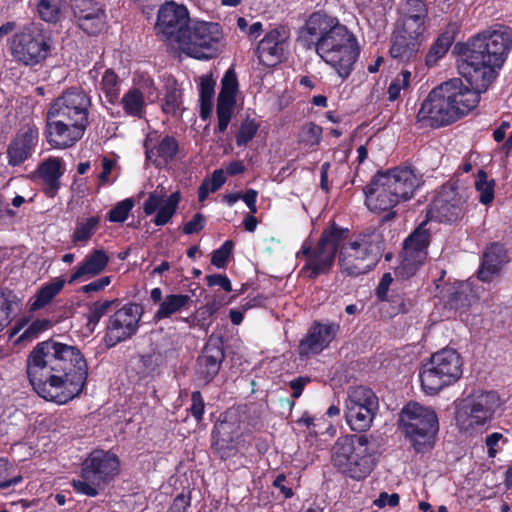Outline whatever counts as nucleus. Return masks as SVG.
<instances>
[{"instance_id": "1", "label": "nucleus", "mask_w": 512, "mask_h": 512, "mask_svg": "<svg viewBox=\"0 0 512 512\" xmlns=\"http://www.w3.org/2000/svg\"><path fill=\"white\" fill-rule=\"evenodd\" d=\"M512 51V28L496 24L458 42V70L468 83L453 78L431 89L416 115L418 123L438 129L456 123L476 108L480 94L497 80L499 70Z\"/></svg>"}, {"instance_id": "2", "label": "nucleus", "mask_w": 512, "mask_h": 512, "mask_svg": "<svg viewBox=\"0 0 512 512\" xmlns=\"http://www.w3.org/2000/svg\"><path fill=\"white\" fill-rule=\"evenodd\" d=\"M350 229L331 221L323 229L313 246L306 238L296 257L303 259L300 275L316 280L320 275H329L337 257L341 275L357 278L371 271L380 261L384 243L373 234H358L350 240Z\"/></svg>"}, {"instance_id": "3", "label": "nucleus", "mask_w": 512, "mask_h": 512, "mask_svg": "<svg viewBox=\"0 0 512 512\" xmlns=\"http://www.w3.org/2000/svg\"><path fill=\"white\" fill-rule=\"evenodd\" d=\"M35 393L59 405L79 397L88 380V363L76 347L53 338L37 342L26 360Z\"/></svg>"}, {"instance_id": "4", "label": "nucleus", "mask_w": 512, "mask_h": 512, "mask_svg": "<svg viewBox=\"0 0 512 512\" xmlns=\"http://www.w3.org/2000/svg\"><path fill=\"white\" fill-rule=\"evenodd\" d=\"M298 43L304 50H314L343 80L352 73L360 55L355 34L324 11L308 17L298 31Z\"/></svg>"}, {"instance_id": "5", "label": "nucleus", "mask_w": 512, "mask_h": 512, "mask_svg": "<svg viewBox=\"0 0 512 512\" xmlns=\"http://www.w3.org/2000/svg\"><path fill=\"white\" fill-rule=\"evenodd\" d=\"M89 95L78 87L66 89L48 106L43 134L54 149L73 147L89 125Z\"/></svg>"}, {"instance_id": "6", "label": "nucleus", "mask_w": 512, "mask_h": 512, "mask_svg": "<svg viewBox=\"0 0 512 512\" xmlns=\"http://www.w3.org/2000/svg\"><path fill=\"white\" fill-rule=\"evenodd\" d=\"M397 428L416 454H426L436 445L439 419L433 407L411 400L399 411Z\"/></svg>"}, {"instance_id": "7", "label": "nucleus", "mask_w": 512, "mask_h": 512, "mask_svg": "<svg viewBox=\"0 0 512 512\" xmlns=\"http://www.w3.org/2000/svg\"><path fill=\"white\" fill-rule=\"evenodd\" d=\"M331 461L343 475L363 481L377 464V453L365 434L340 436L333 444Z\"/></svg>"}, {"instance_id": "8", "label": "nucleus", "mask_w": 512, "mask_h": 512, "mask_svg": "<svg viewBox=\"0 0 512 512\" xmlns=\"http://www.w3.org/2000/svg\"><path fill=\"white\" fill-rule=\"evenodd\" d=\"M121 471L120 458L111 451L95 449L80 465V479L72 480L74 492L89 497L99 495V489L112 483Z\"/></svg>"}, {"instance_id": "9", "label": "nucleus", "mask_w": 512, "mask_h": 512, "mask_svg": "<svg viewBox=\"0 0 512 512\" xmlns=\"http://www.w3.org/2000/svg\"><path fill=\"white\" fill-rule=\"evenodd\" d=\"M463 374V360L457 350L444 348L431 354L419 372L421 386L428 395L454 385Z\"/></svg>"}, {"instance_id": "10", "label": "nucleus", "mask_w": 512, "mask_h": 512, "mask_svg": "<svg viewBox=\"0 0 512 512\" xmlns=\"http://www.w3.org/2000/svg\"><path fill=\"white\" fill-rule=\"evenodd\" d=\"M497 400L495 392L473 393L462 399L455 415L459 430L472 433L489 424L497 411Z\"/></svg>"}, {"instance_id": "11", "label": "nucleus", "mask_w": 512, "mask_h": 512, "mask_svg": "<svg viewBox=\"0 0 512 512\" xmlns=\"http://www.w3.org/2000/svg\"><path fill=\"white\" fill-rule=\"evenodd\" d=\"M52 40L35 25L25 26L14 33L10 41V53L15 61L26 66L43 62L51 53Z\"/></svg>"}, {"instance_id": "12", "label": "nucleus", "mask_w": 512, "mask_h": 512, "mask_svg": "<svg viewBox=\"0 0 512 512\" xmlns=\"http://www.w3.org/2000/svg\"><path fill=\"white\" fill-rule=\"evenodd\" d=\"M378 409L379 400L372 389L358 386L348 391L345 400V419L353 431H367Z\"/></svg>"}, {"instance_id": "13", "label": "nucleus", "mask_w": 512, "mask_h": 512, "mask_svg": "<svg viewBox=\"0 0 512 512\" xmlns=\"http://www.w3.org/2000/svg\"><path fill=\"white\" fill-rule=\"evenodd\" d=\"M142 314V308L135 302L126 303L122 308H118L106 322L104 345L110 349L132 339L140 327Z\"/></svg>"}, {"instance_id": "14", "label": "nucleus", "mask_w": 512, "mask_h": 512, "mask_svg": "<svg viewBox=\"0 0 512 512\" xmlns=\"http://www.w3.org/2000/svg\"><path fill=\"white\" fill-rule=\"evenodd\" d=\"M466 212V199L460 190L449 184L442 185L427 205V221L453 224Z\"/></svg>"}, {"instance_id": "15", "label": "nucleus", "mask_w": 512, "mask_h": 512, "mask_svg": "<svg viewBox=\"0 0 512 512\" xmlns=\"http://www.w3.org/2000/svg\"><path fill=\"white\" fill-rule=\"evenodd\" d=\"M222 39L220 24L213 22H196L186 32V39L181 45L187 54L196 59H211L218 55Z\"/></svg>"}, {"instance_id": "16", "label": "nucleus", "mask_w": 512, "mask_h": 512, "mask_svg": "<svg viewBox=\"0 0 512 512\" xmlns=\"http://www.w3.org/2000/svg\"><path fill=\"white\" fill-rule=\"evenodd\" d=\"M189 23V11L183 4H176L174 1H166L161 5L158 11L155 25L156 34L160 36L163 41L181 45L186 39Z\"/></svg>"}, {"instance_id": "17", "label": "nucleus", "mask_w": 512, "mask_h": 512, "mask_svg": "<svg viewBox=\"0 0 512 512\" xmlns=\"http://www.w3.org/2000/svg\"><path fill=\"white\" fill-rule=\"evenodd\" d=\"M427 220L422 222L403 243L402 260L397 267V274L402 278H410L425 263L431 234L426 229Z\"/></svg>"}, {"instance_id": "18", "label": "nucleus", "mask_w": 512, "mask_h": 512, "mask_svg": "<svg viewBox=\"0 0 512 512\" xmlns=\"http://www.w3.org/2000/svg\"><path fill=\"white\" fill-rule=\"evenodd\" d=\"M385 176L382 172H376L369 183L362 188L365 196V206L375 214H384L382 221L388 222L397 216L394 211L400 202L397 193H394L391 186H387Z\"/></svg>"}, {"instance_id": "19", "label": "nucleus", "mask_w": 512, "mask_h": 512, "mask_svg": "<svg viewBox=\"0 0 512 512\" xmlns=\"http://www.w3.org/2000/svg\"><path fill=\"white\" fill-rule=\"evenodd\" d=\"M340 329L338 322L313 321L298 343V355L301 358H308L321 354L331 346Z\"/></svg>"}, {"instance_id": "20", "label": "nucleus", "mask_w": 512, "mask_h": 512, "mask_svg": "<svg viewBox=\"0 0 512 512\" xmlns=\"http://www.w3.org/2000/svg\"><path fill=\"white\" fill-rule=\"evenodd\" d=\"M145 158L157 168L167 166L176 160L180 147L178 140L170 134H160L158 131L149 132L144 141Z\"/></svg>"}, {"instance_id": "21", "label": "nucleus", "mask_w": 512, "mask_h": 512, "mask_svg": "<svg viewBox=\"0 0 512 512\" xmlns=\"http://www.w3.org/2000/svg\"><path fill=\"white\" fill-rule=\"evenodd\" d=\"M77 26L88 35H98L106 27L107 16L98 0H70Z\"/></svg>"}, {"instance_id": "22", "label": "nucleus", "mask_w": 512, "mask_h": 512, "mask_svg": "<svg viewBox=\"0 0 512 512\" xmlns=\"http://www.w3.org/2000/svg\"><path fill=\"white\" fill-rule=\"evenodd\" d=\"M39 141V129L35 123L23 125L10 140L6 149L8 165L20 166L33 157Z\"/></svg>"}, {"instance_id": "23", "label": "nucleus", "mask_w": 512, "mask_h": 512, "mask_svg": "<svg viewBox=\"0 0 512 512\" xmlns=\"http://www.w3.org/2000/svg\"><path fill=\"white\" fill-rule=\"evenodd\" d=\"M240 433L230 423L226 416L220 414L211 430V451L222 461L235 457L238 453V438Z\"/></svg>"}, {"instance_id": "24", "label": "nucleus", "mask_w": 512, "mask_h": 512, "mask_svg": "<svg viewBox=\"0 0 512 512\" xmlns=\"http://www.w3.org/2000/svg\"><path fill=\"white\" fill-rule=\"evenodd\" d=\"M382 175L400 202L411 199L416 190L424 184L423 175L411 166H396L382 172Z\"/></svg>"}, {"instance_id": "25", "label": "nucleus", "mask_w": 512, "mask_h": 512, "mask_svg": "<svg viewBox=\"0 0 512 512\" xmlns=\"http://www.w3.org/2000/svg\"><path fill=\"white\" fill-rule=\"evenodd\" d=\"M180 201L181 193L179 191L172 192L167 197L165 193L153 191L148 194L147 199L143 203V213L146 216L156 213L152 222L156 226H165L176 214Z\"/></svg>"}, {"instance_id": "26", "label": "nucleus", "mask_w": 512, "mask_h": 512, "mask_svg": "<svg viewBox=\"0 0 512 512\" xmlns=\"http://www.w3.org/2000/svg\"><path fill=\"white\" fill-rule=\"evenodd\" d=\"M240 435L250 434L263 427V412L256 403H244L230 406L223 412Z\"/></svg>"}, {"instance_id": "27", "label": "nucleus", "mask_w": 512, "mask_h": 512, "mask_svg": "<svg viewBox=\"0 0 512 512\" xmlns=\"http://www.w3.org/2000/svg\"><path fill=\"white\" fill-rule=\"evenodd\" d=\"M237 88L238 82L233 70H227L217 98L218 125L216 131L219 133H224L231 122Z\"/></svg>"}, {"instance_id": "28", "label": "nucleus", "mask_w": 512, "mask_h": 512, "mask_svg": "<svg viewBox=\"0 0 512 512\" xmlns=\"http://www.w3.org/2000/svg\"><path fill=\"white\" fill-rule=\"evenodd\" d=\"M225 359V351L221 340L209 339L203 348L201 355L196 359V373L205 384L212 382L218 374L222 362Z\"/></svg>"}, {"instance_id": "29", "label": "nucleus", "mask_w": 512, "mask_h": 512, "mask_svg": "<svg viewBox=\"0 0 512 512\" xmlns=\"http://www.w3.org/2000/svg\"><path fill=\"white\" fill-rule=\"evenodd\" d=\"M64 173L63 160L59 157H49L37 165L34 177L41 182L45 196L54 198L59 193Z\"/></svg>"}, {"instance_id": "30", "label": "nucleus", "mask_w": 512, "mask_h": 512, "mask_svg": "<svg viewBox=\"0 0 512 512\" xmlns=\"http://www.w3.org/2000/svg\"><path fill=\"white\" fill-rule=\"evenodd\" d=\"M507 262L508 255L504 245L498 242L491 243L483 252L477 278L485 283L491 282Z\"/></svg>"}, {"instance_id": "31", "label": "nucleus", "mask_w": 512, "mask_h": 512, "mask_svg": "<svg viewBox=\"0 0 512 512\" xmlns=\"http://www.w3.org/2000/svg\"><path fill=\"white\" fill-rule=\"evenodd\" d=\"M109 263V256L103 249H95L85 256L70 274L68 284L86 281L101 275Z\"/></svg>"}, {"instance_id": "32", "label": "nucleus", "mask_w": 512, "mask_h": 512, "mask_svg": "<svg viewBox=\"0 0 512 512\" xmlns=\"http://www.w3.org/2000/svg\"><path fill=\"white\" fill-rule=\"evenodd\" d=\"M423 42L393 30L391 35L390 56L401 63H414L420 57Z\"/></svg>"}, {"instance_id": "33", "label": "nucleus", "mask_w": 512, "mask_h": 512, "mask_svg": "<svg viewBox=\"0 0 512 512\" xmlns=\"http://www.w3.org/2000/svg\"><path fill=\"white\" fill-rule=\"evenodd\" d=\"M256 55L259 61L267 66H273L281 62L284 55V41L281 39V33L277 28L266 33L264 39L257 46Z\"/></svg>"}, {"instance_id": "34", "label": "nucleus", "mask_w": 512, "mask_h": 512, "mask_svg": "<svg viewBox=\"0 0 512 512\" xmlns=\"http://www.w3.org/2000/svg\"><path fill=\"white\" fill-rule=\"evenodd\" d=\"M458 31L459 29L457 24L449 23L437 35L425 56V63L428 67L435 66L437 62L447 54L455 42Z\"/></svg>"}, {"instance_id": "35", "label": "nucleus", "mask_w": 512, "mask_h": 512, "mask_svg": "<svg viewBox=\"0 0 512 512\" xmlns=\"http://www.w3.org/2000/svg\"><path fill=\"white\" fill-rule=\"evenodd\" d=\"M120 105L126 116L142 119L146 114V102L144 92L138 87H132L120 98Z\"/></svg>"}, {"instance_id": "36", "label": "nucleus", "mask_w": 512, "mask_h": 512, "mask_svg": "<svg viewBox=\"0 0 512 512\" xmlns=\"http://www.w3.org/2000/svg\"><path fill=\"white\" fill-rule=\"evenodd\" d=\"M66 281L63 278H55L51 282L42 285L36 292L30 309L32 312L43 309L49 304L64 288Z\"/></svg>"}, {"instance_id": "37", "label": "nucleus", "mask_w": 512, "mask_h": 512, "mask_svg": "<svg viewBox=\"0 0 512 512\" xmlns=\"http://www.w3.org/2000/svg\"><path fill=\"white\" fill-rule=\"evenodd\" d=\"M428 25L429 20H422L419 17H398L394 30L425 43Z\"/></svg>"}, {"instance_id": "38", "label": "nucleus", "mask_w": 512, "mask_h": 512, "mask_svg": "<svg viewBox=\"0 0 512 512\" xmlns=\"http://www.w3.org/2000/svg\"><path fill=\"white\" fill-rule=\"evenodd\" d=\"M191 301V297L187 294H168L160 303L154 319L160 321L170 318L173 314L185 309Z\"/></svg>"}, {"instance_id": "39", "label": "nucleus", "mask_w": 512, "mask_h": 512, "mask_svg": "<svg viewBox=\"0 0 512 512\" xmlns=\"http://www.w3.org/2000/svg\"><path fill=\"white\" fill-rule=\"evenodd\" d=\"M100 224L101 217L98 215L77 220L75 228L70 235V240L74 245L88 243L99 229Z\"/></svg>"}, {"instance_id": "40", "label": "nucleus", "mask_w": 512, "mask_h": 512, "mask_svg": "<svg viewBox=\"0 0 512 512\" xmlns=\"http://www.w3.org/2000/svg\"><path fill=\"white\" fill-rule=\"evenodd\" d=\"M100 90L103 92L110 105H116L119 101L121 91V80L118 75L107 68L101 77Z\"/></svg>"}, {"instance_id": "41", "label": "nucleus", "mask_w": 512, "mask_h": 512, "mask_svg": "<svg viewBox=\"0 0 512 512\" xmlns=\"http://www.w3.org/2000/svg\"><path fill=\"white\" fill-rule=\"evenodd\" d=\"M2 304H0V332L7 327L16 311H20L22 303L21 299L12 291L2 292Z\"/></svg>"}, {"instance_id": "42", "label": "nucleus", "mask_w": 512, "mask_h": 512, "mask_svg": "<svg viewBox=\"0 0 512 512\" xmlns=\"http://www.w3.org/2000/svg\"><path fill=\"white\" fill-rule=\"evenodd\" d=\"M176 357L177 353L174 348L166 349L164 351L155 349L149 354L141 355L139 362L146 372L153 373L157 371L160 366L164 365L168 359Z\"/></svg>"}, {"instance_id": "43", "label": "nucleus", "mask_w": 512, "mask_h": 512, "mask_svg": "<svg viewBox=\"0 0 512 512\" xmlns=\"http://www.w3.org/2000/svg\"><path fill=\"white\" fill-rule=\"evenodd\" d=\"M119 304V299H105L97 300L89 304L88 313L86 315L87 326L95 329L101 322V318L105 316L111 307H116Z\"/></svg>"}, {"instance_id": "44", "label": "nucleus", "mask_w": 512, "mask_h": 512, "mask_svg": "<svg viewBox=\"0 0 512 512\" xmlns=\"http://www.w3.org/2000/svg\"><path fill=\"white\" fill-rule=\"evenodd\" d=\"M64 0H38L37 12L45 22L57 23L61 19Z\"/></svg>"}, {"instance_id": "45", "label": "nucleus", "mask_w": 512, "mask_h": 512, "mask_svg": "<svg viewBox=\"0 0 512 512\" xmlns=\"http://www.w3.org/2000/svg\"><path fill=\"white\" fill-rule=\"evenodd\" d=\"M475 189L480 193L479 201L483 204H489L495 198V181H488L487 172L482 168L477 171Z\"/></svg>"}, {"instance_id": "46", "label": "nucleus", "mask_w": 512, "mask_h": 512, "mask_svg": "<svg viewBox=\"0 0 512 512\" xmlns=\"http://www.w3.org/2000/svg\"><path fill=\"white\" fill-rule=\"evenodd\" d=\"M134 207L135 199L133 197L125 198L118 201L113 208L107 212L105 218L111 223H124L129 218Z\"/></svg>"}, {"instance_id": "47", "label": "nucleus", "mask_w": 512, "mask_h": 512, "mask_svg": "<svg viewBox=\"0 0 512 512\" xmlns=\"http://www.w3.org/2000/svg\"><path fill=\"white\" fill-rule=\"evenodd\" d=\"M398 17H419L429 21V8L424 0H404Z\"/></svg>"}, {"instance_id": "48", "label": "nucleus", "mask_w": 512, "mask_h": 512, "mask_svg": "<svg viewBox=\"0 0 512 512\" xmlns=\"http://www.w3.org/2000/svg\"><path fill=\"white\" fill-rule=\"evenodd\" d=\"M322 135V127L314 122H309L301 128L299 143L305 147L314 148L321 143Z\"/></svg>"}, {"instance_id": "49", "label": "nucleus", "mask_w": 512, "mask_h": 512, "mask_svg": "<svg viewBox=\"0 0 512 512\" xmlns=\"http://www.w3.org/2000/svg\"><path fill=\"white\" fill-rule=\"evenodd\" d=\"M260 124L254 119H246L241 124L235 135V143L237 147L247 146L256 136Z\"/></svg>"}, {"instance_id": "50", "label": "nucleus", "mask_w": 512, "mask_h": 512, "mask_svg": "<svg viewBox=\"0 0 512 512\" xmlns=\"http://www.w3.org/2000/svg\"><path fill=\"white\" fill-rule=\"evenodd\" d=\"M182 105V92L176 87H168L162 103L164 114L175 116Z\"/></svg>"}, {"instance_id": "51", "label": "nucleus", "mask_w": 512, "mask_h": 512, "mask_svg": "<svg viewBox=\"0 0 512 512\" xmlns=\"http://www.w3.org/2000/svg\"><path fill=\"white\" fill-rule=\"evenodd\" d=\"M14 466L8 459L0 457V489L17 485L22 482L20 474L14 475Z\"/></svg>"}, {"instance_id": "52", "label": "nucleus", "mask_w": 512, "mask_h": 512, "mask_svg": "<svg viewBox=\"0 0 512 512\" xmlns=\"http://www.w3.org/2000/svg\"><path fill=\"white\" fill-rule=\"evenodd\" d=\"M233 248V240H225L221 247L212 252L210 259L211 264L217 268H226L233 255Z\"/></svg>"}, {"instance_id": "53", "label": "nucleus", "mask_w": 512, "mask_h": 512, "mask_svg": "<svg viewBox=\"0 0 512 512\" xmlns=\"http://www.w3.org/2000/svg\"><path fill=\"white\" fill-rule=\"evenodd\" d=\"M410 79L411 72L409 70H401L398 73L388 87L389 101H395L399 98L401 90H406L410 87Z\"/></svg>"}, {"instance_id": "54", "label": "nucleus", "mask_w": 512, "mask_h": 512, "mask_svg": "<svg viewBox=\"0 0 512 512\" xmlns=\"http://www.w3.org/2000/svg\"><path fill=\"white\" fill-rule=\"evenodd\" d=\"M51 321L48 319H36L32 321L26 330L17 338L16 343L33 340L38 335L51 327Z\"/></svg>"}, {"instance_id": "55", "label": "nucleus", "mask_w": 512, "mask_h": 512, "mask_svg": "<svg viewBox=\"0 0 512 512\" xmlns=\"http://www.w3.org/2000/svg\"><path fill=\"white\" fill-rule=\"evenodd\" d=\"M205 403L201 391H194L191 394V405L188 411L196 420V423H201L203 420Z\"/></svg>"}, {"instance_id": "56", "label": "nucleus", "mask_w": 512, "mask_h": 512, "mask_svg": "<svg viewBox=\"0 0 512 512\" xmlns=\"http://www.w3.org/2000/svg\"><path fill=\"white\" fill-rule=\"evenodd\" d=\"M234 296L227 299L225 295L214 294L213 297L204 304V313L208 316H214L218 310L226 304H229Z\"/></svg>"}, {"instance_id": "57", "label": "nucleus", "mask_w": 512, "mask_h": 512, "mask_svg": "<svg viewBox=\"0 0 512 512\" xmlns=\"http://www.w3.org/2000/svg\"><path fill=\"white\" fill-rule=\"evenodd\" d=\"M205 282L209 288L219 286L225 292L233 291L231 280L228 278V276H226V274H207L205 277Z\"/></svg>"}, {"instance_id": "58", "label": "nucleus", "mask_w": 512, "mask_h": 512, "mask_svg": "<svg viewBox=\"0 0 512 512\" xmlns=\"http://www.w3.org/2000/svg\"><path fill=\"white\" fill-rule=\"evenodd\" d=\"M393 281L394 279L391 272H385L383 274L378 286L375 289V296L379 301L383 302L390 300L388 292Z\"/></svg>"}, {"instance_id": "59", "label": "nucleus", "mask_w": 512, "mask_h": 512, "mask_svg": "<svg viewBox=\"0 0 512 512\" xmlns=\"http://www.w3.org/2000/svg\"><path fill=\"white\" fill-rule=\"evenodd\" d=\"M507 442V439L500 432H492L491 434L486 436L485 445L488 449V456L490 458H495L499 451V442Z\"/></svg>"}, {"instance_id": "60", "label": "nucleus", "mask_w": 512, "mask_h": 512, "mask_svg": "<svg viewBox=\"0 0 512 512\" xmlns=\"http://www.w3.org/2000/svg\"><path fill=\"white\" fill-rule=\"evenodd\" d=\"M206 219L203 214L196 213L193 218L183 226V233L190 235L199 233L205 226Z\"/></svg>"}, {"instance_id": "61", "label": "nucleus", "mask_w": 512, "mask_h": 512, "mask_svg": "<svg viewBox=\"0 0 512 512\" xmlns=\"http://www.w3.org/2000/svg\"><path fill=\"white\" fill-rule=\"evenodd\" d=\"M311 381L312 379L310 376H298L297 378L291 380L288 383L289 387L292 390L291 396L294 399H298L302 395L306 385L311 383Z\"/></svg>"}, {"instance_id": "62", "label": "nucleus", "mask_w": 512, "mask_h": 512, "mask_svg": "<svg viewBox=\"0 0 512 512\" xmlns=\"http://www.w3.org/2000/svg\"><path fill=\"white\" fill-rule=\"evenodd\" d=\"M112 278L104 276L80 288V292L90 294L92 292H100L111 284Z\"/></svg>"}, {"instance_id": "63", "label": "nucleus", "mask_w": 512, "mask_h": 512, "mask_svg": "<svg viewBox=\"0 0 512 512\" xmlns=\"http://www.w3.org/2000/svg\"><path fill=\"white\" fill-rule=\"evenodd\" d=\"M216 82L212 75H203L200 77V97L213 98L215 94Z\"/></svg>"}, {"instance_id": "64", "label": "nucleus", "mask_w": 512, "mask_h": 512, "mask_svg": "<svg viewBox=\"0 0 512 512\" xmlns=\"http://www.w3.org/2000/svg\"><path fill=\"white\" fill-rule=\"evenodd\" d=\"M191 506V495L184 492L178 494L169 508L170 512H186L188 507Z\"/></svg>"}]
</instances>
